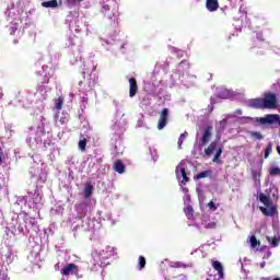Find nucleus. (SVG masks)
<instances>
[{"label":"nucleus","mask_w":280,"mask_h":280,"mask_svg":"<svg viewBox=\"0 0 280 280\" xmlns=\"http://www.w3.org/2000/svg\"><path fill=\"white\" fill-rule=\"evenodd\" d=\"M280 95L273 92H265L264 97L252 98L249 106H279Z\"/></svg>","instance_id":"obj_1"},{"label":"nucleus","mask_w":280,"mask_h":280,"mask_svg":"<svg viewBox=\"0 0 280 280\" xmlns=\"http://www.w3.org/2000/svg\"><path fill=\"white\" fill-rule=\"evenodd\" d=\"M254 121L258 126H275V124L280 126V116L279 114H267L264 117L254 118Z\"/></svg>","instance_id":"obj_2"},{"label":"nucleus","mask_w":280,"mask_h":280,"mask_svg":"<svg viewBox=\"0 0 280 280\" xmlns=\"http://www.w3.org/2000/svg\"><path fill=\"white\" fill-rule=\"evenodd\" d=\"M170 118V109L163 108L160 113V118L158 121V130H163L167 126V119Z\"/></svg>","instance_id":"obj_3"},{"label":"nucleus","mask_w":280,"mask_h":280,"mask_svg":"<svg viewBox=\"0 0 280 280\" xmlns=\"http://www.w3.org/2000/svg\"><path fill=\"white\" fill-rule=\"evenodd\" d=\"M65 100H67L68 102H73V94L63 93L58 95V97L55 98V106H62V104H65Z\"/></svg>","instance_id":"obj_4"},{"label":"nucleus","mask_w":280,"mask_h":280,"mask_svg":"<svg viewBox=\"0 0 280 280\" xmlns=\"http://www.w3.org/2000/svg\"><path fill=\"white\" fill-rule=\"evenodd\" d=\"M56 118L58 119V121H60V124H67V121H69V114L65 113V109H62V106H57L56 107Z\"/></svg>","instance_id":"obj_5"},{"label":"nucleus","mask_w":280,"mask_h":280,"mask_svg":"<svg viewBox=\"0 0 280 280\" xmlns=\"http://www.w3.org/2000/svg\"><path fill=\"white\" fill-rule=\"evenodd\" d=\"M218 100H231L235 97V92L229 89H221L217 95Z\"/></svg>","instance_id":"obj_6"},{"label":"nucleus","mask_w":280,"mask_h":280,"mask_svg":"<svg viewBox=\"0 0 280 280\" xmlns=\"http://www.w3.org/2000/svg\"><path fill=\"white\" fill-rule=\"evenodd\" d=\"M139 92V85L137 84L136 78L129 79V97H135L137 93Z\"/></svg>","instance_id":"obj_7"},{"label":"nucleus","mask_w":280,"mask_h":280,"mask_svg":"<svg viewBox=\"0 0 280 280\" xmlns=\"http://www.w3.org/2000/svg\"><path fill=\"white\" fill-rule=\"evenodd\" d=\"M213 130V127L208 126L205 130H203V135L201 137V145H207V143H209V141H211V131Z\"/></svg>","instance_id":"obj_8"},{"label":"nucleus","mask_w":280,"mask_h":280,"mask_svg":"<svg viewBox=\"0 0 280 280\" xmlns=\"http://www.w3.org/2000/svg\"><path fill=\"white\" fill-rule=\"evenodd\" d=\"M259 210L261 211L262 215H266L267 218H272L277 215V207L275 206L269 208L260 207Z\"/></svg>","instance_id":"obj_9"},{"label":"nucleus","mask_w":280,"mask_h":280,"mask_svg":"<svg viewBox=\"0 0 280 280\" xmlns=\"http://www.w3.org/2000/svg\"><path fill=\"white\" fill-rule=\"evenodd\" d=\"M74 270H78V265L75 264H68L65 268L61 269V275L63 277H69Z\"/></svg>","instance_id":"obj_10"},{"label":"nucleus","mask_w":280,"mask_h":280,"mask_svg":"<svg viewBox=\"0 0 280 280\" xmlns=\"http://www.w3.org/2000/svg\"><path fill=\"white\" fill-rule=\"evenodd\" d=\"M212 268H214L220 277V279H224V267L222 266V262L218 260L212 261Z\"/></svg>","instance_id":"obj_11"},{"label":"nucleus","mask_w":280,"mask_h":280,"mask_svg":"<svg viewBox=\"0 0 280 280\" xmlns=\"http://www.w3.org/2000/svg\"><path fill=\"white\" fill-rule=\"evenodd\" d=\"M206 8L209 12H215L220 8L218 0H207Z\"/></svg>","instance_id":"obj_12"},{"label":"nucleus","mask_w":280,"mask_h":280,"mask_svg":"<svg viewBox=\"0 0 280 280\" xmlns=\"http://www.w3.org/2000/svg\"><path fill=\"white\" fill-rule=\"evenodd\" d=\"M114 170L118 174H124V172H126V165L124 164V162L121 160H116V162L114 163Z\"/></svg>","instance_id":"obj_13"},{"label":"nucleus","mask_w":280,"mask_h":280,"mask_svg":"<svg viewBox=\"0 0 280 280\" xmlns=\"http://www.w3.org/2000/svg\"><path fill=\"white\" fill-rule=\"evenodd\" d=\"M201 225L203 226V229H208V230L218 229V222L215 221L207 222V220H202Z\"/></svg>","instance_id":"obj_14"},{"label":"nucleus","mask_w":280,"mask_h":280,"mask_svg":"<svg viewBox=\"0 0 280 280\" xmlns=\"http://www.w3.org/2000/svg\"><path fill=\"white\" fill-rule=\"evenodd\" d=\"M218 148V142H211L207 149H205L206 156H211L213 151Z\"/></svg>","instance_id":"obj_15"},{"label":"nucleus","mask_w":280,"mask_h":280,"mask_svg":"<svg viewBox=\"0 0 280 280\" xmlns=\"http://www.w3.org/2000/svg\"><path fill=\"white\" fill-rule=\"evenodd\" d=\"M83 196L84 198H91V196H93V186L91 185V183L85 184Z\"/></svg>","instance_id":"obj_16"},{"label":"nucleus","mask_w":280,"mask_h":280,"mask_svg":"<svg viewBox=\"0 0 280 280\" xmlns=\"http://www.w3.org/2000/svg\"><path fill=\"white\" fill-rule=\"evenodd\" d=\"M212 172L211 170H207V171H203V172H200L198 173L196 176H195V179L196 180H200L202 178H209V176H211Z\"/></svg>","instance_id":"obj_17"},{"label":"nucleus","mask_w":280,"mask_h":280,"mask_svg":"<svg viewBox=\"0 0 280 280\" xmlns=\"http://www.w3.org/2000/svg\"><path fill=\"white\" fill-rule=\"evenodd\" d=\"M267 242H269V244L272 246V248H277V246H279L280 244V237L279 236H267Z\"/></svg>","instance_id":"obj_18"},{"label":"nucleus","mask_w":280,"mask_h":280,"mask_svg":"<svg viewBox=\"0 0 280 280\" xmlns=\"http://www.w3.org/2000/svg\"><path fill=\"white\" fill-rule=\"evenodd\" d=\"M43 8H58V0H50L42 2Z\"/></svg>","instance_id":"obj_19"},{"label":"nucleus","mask_w":280,"mask_h":280,"mask_svg":"<svg viewBox=\"0 0 280 280\" xmlns=\"http://www.w3.org/2000/svg\"><path fill=\"white\" fill-rule=\"evenodd\" d=\"M259 200L262 205H265L267 208L270 207V197L266 196L265 194L259 195Z\"/></svg>","instance_id":"obj_20"},{"label":"nucleus","mask_w":280,"mask_h":280,"mask_svg":"<svg viewBox=\"0 0 280 280\" xmlns=\"http://www.w3.org/2000/svg\"><path fill=\"white\" fill-rule=\"evenodd\" d=\"M179 172H180V175H182V178H183L182 183L184 185H186V183H189V177L187 176V171L185 170V167H180Z\"/></svg>","instance_id":"obj_21"},{"label":"nucleus","mask_w":280,"mask_h":280,"mask_svg":"<svg viewBox=\"0 0 280 280\" xmlns=\"http://www.w3.org/2000/svg\"><path fill=\"white\" fill-rule=\"evenodd\" d=\"M79 150H81V152H86V138L79 141Z\"/></svg>","instance_id":"obj_22"},{"label":"nucleus","mask_w":280,"mask_h":280,"mask_svg":"<svg viewBox=\"0 0 280 280\" xmlns=\"http://www.w3.org/2000/svg\"><path fill=\"white\" fill-rule=\"evenodd\" d=\"M272 152V142H269L265 149V159H268Z\"/></svg>","instance_id":"obj_23"},{"label":"nucleus","mask_w":280,"mask_h":280,"mask_svg":"<svg viewBox=\"0 0 280 280\" xmlns=\"http://www.w3.org/2000/svg\"><path fill=\"white\" fill-rule=\"evenodd\" d=\"M188 135H189V133H188L187 131H185L184 133H182V135L179 136V138H178V148H182V145H183V143H184L186 137H188Z\"/></svg>","instance_id":"obj_24"},{"label":"nucleus","mask_w":280,"mask_h":280,"mask_svg":"<svg viewBox=\"0 0 280 280\" xmlns=\"http://www.w3.org/2000/svg\"><path fill=\"white\" fill-rule=\"evenodd\" d=\"M220 156H222V148H219L218 150H217V153L214 154V158H213V163H219V161H220Z\"/></svg>","instance_id":"obj_25"},{"label":"nucleus","mask_w":280,"mask_h":280,"mask_svg":"<svg viewBox=\"0 0 280 280\" xmlns=\"http://www.w3.org/2000/svg\"><path fill=\"white\" fill-rule=\"evenodd\" d=\"M138 264H139V270H143V268H145V257L139 256Z\"/></svg>","instance_id":"obj_26"},{"label":"nucleus","mask_w":280,"mask_h":280,"mask_svg":"<svg viewBox=\"0 0 280 280\" xmlns=\"http://www.w3.org/2000/svg\"><path fill=\"white\" fill-rule=\"evenodd\" d=\"M249 242L252 244V248H257V246H259V242L257 241V237L255 235L250 236Z\"/></svg>","instance_id":"obj_27"},{"label":"nucleus","mask_w":280,"mask_h":280,"mask_svg":"<svg viewBox=\"0 0 280 280\" xmlns=\"http://www.w3.org/2000/svg\"><path fill=\"white\" fill-rule=\"evenodd\" d=\"M270 176H280V168L279 167H271L269 170Z\"/></svg>","instance_id":"obj_28"},{"label":"nucleus","mask_w":280,"mask_h":280,"mask_svg":"<svg viewBox=\"0 0 280 280\" xmlns=\"http://www.w3.org/2000/svg\"><path fill=\"white\" fill-rule=\"evenodd\" d=\"M252 137H254L255 139H258V141H261L264 139V135H261V132L258 131H254L250 133Z\"/></svg>","instance_id":"obj_29"},{"label":"nucleus","mask_w":280,"mask_h":280,"mask_svg":"<svg viewBox=\"0 0 280 280\" xmlns=\"http://www.w3.org/2000/svg\"><path fill=\"white\" fill-rule=\"evenodd\" d=\"M208 207H209V209H211V211H217L218 210V207H215V203L213 201H210L208 203Z\"/></svg>","instance_id":"obj_30"},{"label":"nucleus","mask_w":280,"mask_h":280,"mask_svg":"<svg viewBox=\"0 0 280 280\" xmlns=\"http://www.w3.org/2000/svg\"><path fill=\"white\" fill-rule=\"evenodd\" d=\"M175 268H187V265L182 264V262H176Z\"/></svg>","instance_id":"obj_31"},{"label":"nucleus","mask_w":280,"mask_h":280,"mask_svg":"<svg viewBox=\"0 0 280 280\" xmlns=\"http://www.w3.org/2000/svg\"><path fill=\"white\" fill-rule=\"evenodd\" d=\"M75 209L80 212V209H84V203L75 205Z\"/></svg>","instance_id":"obj_32"},{"label":"nucleus","mask_w":280,"mask_h":280,"mask_svg":"<svg viewBox=\"0 0 280 280\" xmlns=\"http://www.w3.org/2000/svg\"><path fill=\"white\" fill-rule=\"evenodd\" d=\"M103 10H104V12L110 11V5L104 4V5H103Z\"/></svg>","instance_id":"obj_33"},{"label":"nucleus","mask_w":280,"mask_h":280,"mask_svg":"<svg viewBox=\"0 0 280 280\" xmlns=\"http://www.w3.org/2000/svg\"><path fill=\"white\" fill-rule=\"evenodd\" d=\"M182 65H187L189 67V62L187 60H183L178 63V67H182Z\"/></svg>","instance_id":"obj_34"},{"label":"nucleus","mask_w":280,"mask_h":280,"mask_svg":"<svg viewBox=\"0 0 280 280\" xmlns=\"http://www.w3.org/2000/svg\"><path fill=\"white\" fill-rule=\"evenodd\" d=\"M187 211H188V213H194V207L188 206V207H187Z\"/></svg>","instance_id":"obj_35"},{"label":"nucleus","mask_w":280,"mask_h":280,"mask_svg":"<svg viewBox=\"0 0 280 280\" xmlns=\"http://www.w3.org/2000/svg\"><path fill=\"white\" fill-rule=\"evenodd\" d=\"M258 108H277V106H259Z\"/></svg>","instance_id":"obj_36"},{"label":"nucleus","mask_w":280,"mask_h":280,"mask_svg":"<svg viewBox=\"0 0 280 280\" xmlns=\"http://www.w3.org/2000/svg\"><path fill=\"white\" fill-rule=\"evenodd\" d=\"M3 155V152L0 151V165L3 163V159L1 158Z\"/></svg>","instance_id":"obj_37"},{"label":"nucleus","mask_w":280,"mask_h":280,"mask_svg":"<svg viewBox=\"0 0 280 280\" xmlns=\"http://www.w3.org/2000/svg\"><path fill=\"white\" fill-rule=\"evenodd\" d=\"M3 98V89H0V100Z\"/></svg>","instance_id":"obj_38"},{"label":"nucleus","mask_w":280,"mask_h":280,"mask_svg":"<svg viewBox=\"0 0 280 280\" xmlns=\"http://www.w3.org/2000/svg\"><path fill=\"white\" fill-rule=\"evenodd\" d=\"M209 113H213V107H211V108L209 109Z\"/></svg>","instance_id":"obj_39"},{"label":"nucleus","mask_w":280,"mask_h":280,"mask_svg":"<svg viewBox=\"0 0 280 280\" xmlns=\"http://www.w3.org/2000/svg\"><path fill=\"white\" fill-rule=\"evenodd\" d=\"M211 104H212V105L215 104V102H213V98H211Z\"/></svg>","instance_id":"obj_40"},{"label":"nucleus","mask_w":280,"mask_h":280,"mask_svg":"<svg viewBox=\"0 0 280 280\" xmlns=\"http://www.w3.org/2000/svg\"><path fill=\"white\" fill-rule=\"evenodd\" d=\"M273 280H280V278H275Z\"/></svg>","instance_id":"obj_41"}]
</instances>
